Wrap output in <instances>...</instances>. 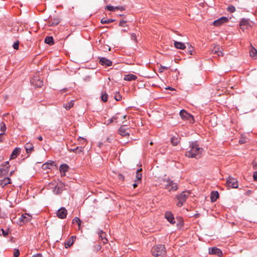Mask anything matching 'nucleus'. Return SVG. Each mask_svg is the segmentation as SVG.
Listing matches in <instances>:
<instances>
[{
    "label": "nucleus",
    "instance_id": "obj_56",
    "mask_svg": "<svg viewBox=\"0 0 257 257\" xmlns=\"http://www.w3.org/2000/svg\"><path fill=\"white\" fill-rule=\"evenodd\" d=\"M253 178L255 181H257V171H255L253 174Z\"/></svg>",
    "mask_w": 257,
    "mask_h": 257
},
{
    "label": "nucleus",
    "instance_id": "obj_25",
    "mask_svg": "<svg viewBox=\"0 0 257 257\" xmlns=\"http://www.w3.org/2000/svg\"><path fill=\"white\" fill-rule=\"evenodd\" d=\"M98 235L99 236V237L102 240L103 243L104 244L106 243L108 241L107 239L106 238V234L104 232H103L102 230H99L98 231Z\"/></svg>",
    "mask_w": 257,
    "mask_h": 257
},
{
    "label": "nucleus",
    "instance_id": "obj_18",
    "mask_svg": "<svg viewBox=\"0 0 257 257\" xmlns=\"http://www.w3.org/2000/svg\"><path fill=\"white\" fill-rule=\"evenodd\" d=\"M76 238V236H72L67 241H66L64 243L65 248H67L70 247L73 244Z\"/></svg>",
    "mask_w": 257,
    "mask_h": 257
},
{
    "label": "nucleus",
    "instance_id": "obj_30",
    "mask_svg": "<svg viewBox=\"0 0 257 257\" xmlns=\"http://www.w3.org/2000/svg\"><path fill=\"white\" fill-rule=\"evenodd\" d=\"M142 171V169L140 168L138 169L136 172V179L135 180V182H137L139 181H141L142 178V174L141 172Z\"/></svg>",
    "mask_w": 257,
    "mask_h": 257
},
{
    "label": "nucleus",
    "instance_id": "obj_51",
    "mask_svg": "<svg viewBox=\"0 0 257 257\" xmlns=\"http://www.w3.org/2000/svg\"><path fill=\"white\" fill-rule=\"evenodd\" d=\"M120 115V113H117L112 117V119H114V121L117 122V120L119 118V115Z\"/></svg>",
    "mask_w": 257,
    "mask_h": 257
},
{
    "label": "nucleus",
    "instance_id": "obj_4",
    "mask_svg": "<svg viewBox=\"0 0 257 257\" xmlns=\"http://www.w3.org/2000/svg\"><path fill=\"white\" fill-rule=\"evenodd\" d=\"M10 166L9 165V162L7 161L4 164H2L0 166V178H3L6 177L9 172Z\"/></svg>",
    "mask_w": 257,
    "mask_h": 257
},
{
    "label": "nucleus",
    "instance_id": "obj_36",
    "mask_svg": "<svg viewBox=\"0 0 257 257\" xmlns=\"http://www.w3.org/2000/svg\"><path fill=\"white\" fill-rule=\"evenodd\" d=\"M171 183L172 185H171V188L169 189V191H176L178 189V186L177 184L176 183H174V182H171Z\"/></svg>",
    "mask_w": 257,
    "mask_h": 257
},
{
    "label": "nucleus",
    "instance_id": "obj_19",
    "mask_svg": "<svg viewBox=\"0 0 257 257\" xmlns=\"http://www.w3.org/2000/svg\"><path fill=\"white\" fill-rule=\"evenodd\" d=\"M170 141L173 146H177L180 143V138L178 135H176L171 138Z\"/></svg>",
    "mask_w": 257,
    "mask_h": 257
},
{
    "label": "nucleus",
    "instance_id": "obj_8",
    "mask_svg": "<svg viewBox=\"0 0 257 257\" xmlns=\"http://www.w3.org/2000/svg\"><path fill=\"white\" fill-rule=\"evenodd\" d=\"M31 83L32 85L37 87H41L43 85V81L37 76H34L32 78Z\"/></svg>",
    "mask_w": 257,
    "mask_h": 257
},
{
    "label": "nucleus",
    "instance_id": "obj_45",
    "mask_svg": "<svg viewBox=\"0 0 257 257\" xmlns=\"http://www.w3.org/2000/svg\"><path fill=\"white\" fill-rule=\"evenodd\" d=\"M78 140L80 141V144L82 145H85L86 144L87 140L85 139H84L82 137H79L78 138Z\"/></svg>",
    "mask_w": 257,
    "mask_h": 257
},
{
    "label": "nucleus",
    "instance_id": "obj_1",
    "mask_svg": "<svg viewBox=\"0 0 257 257\" xmlns=\"http://www.w3.org/2000/svg\"><path fill=\"white\" fill-rule=\"evenodd\" d=\"M190 149L186 152L185 156L188 158L200 157V155L203 151V149L199 147V145L196 143H191L190 145Z\"/></svg>",
    "mask_w": 257,
    "mask_h": 257
},
{
    "label": "nucleus",
    "instance_id": "obj_61",
    "mask_svg": "<svg viewBox=\"0 0 257 257\" xmlns=\"http://www.w3.org/2000/svg\"><path fill=\"white\" fill-rule=\"evenodd\" d=\"M4 133H1V134H0V143H1V142H3V140L2 137H3V136L4 135Z\"/></svg>",
    "mask_w": 257,
    "mask_h": 257
},
{
    "label": "nucleus",
    "instance_id": "obj_34",
    "mask_svg": "<svg viewBox=\"0 0 257 257\" xmlns=\"http://www.w3.org/2000/svg\"><path fill=\"white\" fill-rule=\"evenodd\" d=\"M250 55L251 57L256 58L257 57V50L253 47H251L249 50Z\"/></svg>",
    "mask_w": 257,
    "mask_h": 257
},
{
    "label": "nucleus",
    "instance_id": "obj_53",
    "mask_svg": "<svg viewBox=\"0 0 257 257\" xmlns=\"http://www.w3.org/2000/svg\"><path fill=\"white\" fill-rule=\"evenodd\" d=\"M118 179L120 180H121L122 181H123L124 180V176L121 174H119L118 175Z\"/></svg>",
    "mask_w": 257,
    "mask_h": 257
},
{
    "label": "nucleus",
    "instance_id": "obj_6",
    "mask_svg": "<svg viewBox=\"0 0 257 257\" xmlns=\"http://www.w3.org/2000/svg\"><path fill=\"white\" fill-rule=\"evenodd\" d=\"M226 184L227 186L232 188H238V182L237 180L230 176L226 179Z\"/></svg>",
    "mask_w": 257,
    "mask_h": 257
},
{
    "label": "nucleus",
    "instance_id": "obj_39",
    "mask_svg": "<svg viewBox=\"0 0 257 257\" xmlns=\"http://www.w3.org/2000/svg\"><path fill=\"white\" fill-rule=\"evenodd\" d=\"M101 98L103 102H106L108 100V94L104 92L101 94Z\"/></svg>",
    "mask_w": 257,
    "mask_h": 257
},
{
    "label": "nucleus",
    "instance_id": "obj_2",
    "mask_svg": "<svg viewBox=\"0 0 257 257\" xmlns=\"http://www.w3.org/2000/svg\"><path fill=\"white\" fill-rule=\"evenodd\" d=\"M153 255L156 257H162L166 255V250L164 245L159 244L154 246L152 249Z\"/></svg>",
    "mask_w": 257,
    "mask_h": 257
},
{
    "label": "nucleus",
    "instance_id": "obj_32",
    "mask_svg": "<svg viewBox=\"0 0 257 257\" xmlns=\"http://www.w3.org/2000/svg\"><path fill=\"white\" fill-rule=\"evenodd\" d=\"M219 197V194L217 191H212L211 195V200L212 202L216 201Z\"/></svg>",
    "mask_w": 257,
    "mask_h": 257
},
{
    "label": "nucleus",
    "instance_id": "obj_20",
    "mask_svg": "<svg viewBox=\"0 0 257 257\" xmlns=\"http://www.w3.org/2000/svg\"><path fill=\"white\" fill-rule=\"evenodd\" d=\"M69 166L66 164H63L60 166V172L62 176H65V173L68 171Z\"/></svg>",
    "mask_w": 257,
    "mask_h": 257
},
{
    "label": "nucleus",
    "instance_id": "obj_54",
    "mask_svg": "<svg viewBox=\"0 0 257 257\" xmlns=\"http://www.w3.org/2000/svg\"><path fill=\"white\" fill-rule=\"evenodd\" d=\"M169 68L168 67H166L164 66H161L160 68V70H161V72L163 71L164 70H167Z\"/></svg>",
    "mask_w": 257,
    "mask_h": 257
},
{
    "label": "nucleus",
    "instance_id": "obj_7",
    "mask_svg": "<svg viewBox=\"0 0 257 257\" xmlns=\"http://www.w3.org/2000/svg\"><path fill=\"white\" fill-rule=\"evenodd\" d=\"M180 115L183 119L187 120L190 123H193L194 121V117L184 109H182L180 111Z\"/></svg>",
    "mask_w": 257,
    "mask_h": 257
},
{
    "label": "nucleus",
    "instance_id": "obj_57",
    "mask_svg": "<svg viewBox=\"0 0 257 257\" xmlns=\"http://www.w3.org/2000/svg\"><path fill=\"white\" fill-rule=\"evenodd\" d=\"M252 193V191L251 190H248L247 191H245L244 194L245 195H246V196H249Z\"/></svg>",
    "mask_w": 257,
    "mask_h": 257
},
{
    "label": "nucleus",
    "instance_id": "obj_62",
    "mask_svg": "<svg viewBox=\"0 0 257 257\" xmlns=\"http://www.w3.org/2000/svg\"><path fill=\"white\" fill-rule=\"evenodd\" d=\"M114 121V119H112V117H111L110 119H109L108 120V121H109L108 123H110Z\"/></svg>",
    "mask_w": 257,
    "mask_h": 257
},
{
    "label": "nucleus",
    "instance_id": "obj_10",
    "mask_svg": "<svg viewBox=\"0 0 257 257\" xmlns=\"http://www.w3.org/2000/svg\"><path fill=\"white\" fill-rule=\"evenodd\" d=\"M98 59L99 64L105 67L110 66L112 64V62L106 58L99 57Z\"/></svg>",
    "mask_w": 257,
    "mask_h": 257
},
{
    "label": "nucleus",
    "instance_id": "obj_9",
    "mask_svg": "<svg viewBox=\"0 0 257 257\" xmlns=\"http://www.w3.org/2000/svg\"><path fill=\"white\" fill-rule=\"evenodd\" d=\"M60 22V20L58 17L50 16L48 20L47 24L49 26L53 27L57 25Z\"/></svg>",
    "mask_w": 257,
    "mask_h": 257
},
{
    "label": "nucleus",
    "instance_id": "obj_58",
    "mask_svg": "<svg viewBox=\"0 0 257 257\" xmlns=\"http://www.w3.org/2000/svg\"><path fill=\"white\" fill-rule=\"evenodd\" d=\"M116 8H117L116 9V10H120L121 11H124V8L123 7H116Z\"/></svg>",
    "mask_w": 257,
    "mask_h": 257
},
{
    "label": "nucleus",
    "instance_id": "obj_17",
    "mask_svg": "<svg viewBox=\"0 0 257 257\" xmlns=\"http://www.w3.org/2000/svg\"><path fill=\"white\" fill-rule=\"evenodd\" d=\"M0 179V186L4 188L5 186L12 183L11 179L9 177H3Z\"/></svg>",
    "mask_w": 257,
    "mask_h": 257
},
{
    "label": "nucleus",
    "instance_id": "obj_33",
    "mask_svg": "<svg viewBox=\"0 0 257 257\" xmlns=\"http://www.w3.org/2000/svg\"><path fill=\"white\" fill-rule=\"evenodd\" d=\"M163 181L164 183H166V184L165 185V188L166 189L169 190L170 187L171 186V185H172L171 182H173V181L169 179H166V178H164L163 179Z\"/></svg>",
    "mask_w": 257,
    "mask_h": 257
},
{
    "label": "nucleus",
    "instance_id": "obj_42",
    "mask_svg": "<svg viewBox=\"0 0 257 257\" xmlns=\"http://www.w3.org/2000/svg\"><path fill=\"white\" fill-rule=\"evenodd\" d=\"M0 126H1V131L2 132H5L6 130H7V127H6V124L5 123V122H2L0 124Z\"/></svg>",
    "mask_w": 257,
    "mask_h": 257
},
{
    "label": "nucleus",
    "instance_id": "obj_16",
    "mask_svg": "<svg viewBox=\"0 0 257 257\" xmlns=\"http://www.w3.org/2000/svg\"><path fill=\"white\" fill-rule=\"evenodd\" d=\"M209 253L211 254H215L218 256H220L222 254V251L216 247H213L209 248Z\"/></svg>",
    "mask_w": 257,
    "mask_h": 257
},
{
    "label": "nucleus",
    "instance_id": "obj_3",
    "mask_svg": "<svg viewBox=\"0 0 257 257\" xmlns=\"http://www.w3.org/2000/svg\"><path fill=\"white\" fill-rule=\"evenodd\" d=\"M190 193V192L189 191H183L180 194L177 195L176 196L178 201L176 203V205L179 207H182L186 201L187 199L188 198Z\"/></svg>",
    "mask_w": 257,
    "mask_h": 257
},
{
    "label": "nucleus",
    "instance_id": "obj_35",
    "mask_svg": "<svg viewBox=\"0 0 257 257\" xmlns=\"http://www.w3.org/2000/svg\"><path fill=\"white\" fill-rule=\"evenodd\" d=\"M72 223H77L79 229H80L81 220L79 219V218H78L77 217H74L73 218V219L72 220Z\"/></svg>",
    "mask_w": 257,
    "mask_h": 257
},
{
    "label": "nucleus",
    "instance_id": "obj_44",
    "mask_svg": "<svg viewBox=\"0 0 257 257\" xmlns=\"http://www.w3.org/2000/svg\"><path fill=\"white\" fill-rule=\"evenodd\" d=\"M227 10L230 13H233L235 11V8L233 6L231 5L228 7Z\"/></svg>",
    "mask_w": 257,
    "mask_h": 257
},
{
    "label": "nucleus",
    "instance_id": "obj_60",
    "mask_svg": "<svg viewBox=\"0 0 257 257\" xmlns=\"http://www.w3.org/2000/svg\"><path fill=\"white\" fill-rule=\"evenodd\" d=\"M112 140V139L111 138H110V137H108V138L106 139V141H107L108 143H111V142Z\"/></svg>",
    "mask_w": 257,
    "mask_h": 257
},
{
    "label": "nucleus",
    "instance_id": "obj_43",
    "mask_svg": "<svg viewBox=\"0 0 257 257\" xmlns=\"http://www.w3.org/2000/svg\"><path fill=\"white\" fill-rule=\"evenodd\" d=\"M122 98L121 95L119 92H116L114 95V99L116 101H120Z\"/></svg>",
    "mask_w": 257,
    "mask_h": 257
},
{
    "label": "nucleus",
    "instance_id": "obj_23",
    "mask_svg": "<svg viewBox=\"0 0 257 257\" xmlns=\"http://www.w3.org/2000/svg\"><path fill=\"white\" fill-rule=\"evenodd\" d=\"M83 148L84 147L80 146L74 148L68 149V151L70 152H73L76 154H79L80 153L82 152L83 151Z\"/></svg>",
    "mask_w": 257,
    "mask_h": 257
},
{
    "label": "nucleus",
    "instance_id": "obj_55",
    "mask_svg": "<svg viewBox=\"0 0 257 257\" xmlns=\"http://www.w3.org/2000/svg\"><path fill=\"white\" fill-rule=\"evenodd\" d=\"M126 21H120L119 23V26H120V27H124V24L126 23Z\"/></svg>",
    "mask_w": 257,
    "mask_h": 257
},
{
    "label": "nucleus",
    "instance_id": "obj_21",
    "mask_svg": "<svg viewBox=\"0 0 257 257\" xmlns=\"http://www.w3.org/2000/svg\"><path fill=\"white\" fill-rule=\"evenodd\" d=\"M55 162L53 161H48L42 166V169L46 170L51 169V167L54 166Z\"/></svg>",
    "mask_w": 257,
    "mask_h": 257
},
{
    "label": "nucleus",
    "instance_id": "obj_29",
    "mask_svg": "<svg viewBox=\"0 0 257 257\" xmlns=\"http://www.w3.org/2000/svg\"><path fill=\"white\" fill-rule=\"evenodd\" d=\"M74 101L73 100H71L70 101H69L68 103H64L63 107L66 110H69L74 106Z\"/></svg>",
    "mask_w": 257,
    "mask_h": 257
},
{
    "label": "nucleus",
    "instance_id": "obj_40",
    "mask_svg": "<svg viewBox=\"0 0 257 257\" xmlns=\"http://www.w3.org/2000/svg\"><path fill=\"white\" fill-rule=\"evenodd\" d=\"M101 248V245L99 243H97L96 244H95L93 246V249L94 251H98V250H100Z\"/></svg>",
    "mask_w": 257,
    "mask_h": 257
},
{
    "label": "nucleus",
    "instance_id": "obj_38",
    "mask_svg": "<svg viewBox=\"0 0 257 257\" xmlns=\"http://www.w3.org/2000/svg\"><path fill=\"white\" fill-rule=\"evenodd\" d=\"M117 8H116V7H113L110 5H108L106 6L105 9L108 11L114 12L116 10Z\"/></svg>",
    "mask_w": 257,
    "mask_h": 257
},
{
    "label": "nucleus",
    "instance_id": "obj_48",
    "mask_svg": "<svg viewBox=\"0 0 257 257\" xmlns=\"http://www.w3.org/2000/svg\"><path fill=\"white\" fill-rule=\"evenodd\" d=\"M20 255V251L18 249H15L14 252V256L15 257H18Z\"/></svg>",
    "mask_w": 257,
    "mask_h": 257
},
{
    "label": "nucleus",
    "instance_id": "obj_11",
    "mask_svg": "<svg viewBox=\"0 0 257 257\" xmlns=\"http://www.w3.org/2000/svg\"><path fill=\"white\" fill-rule=\"evenodd\" d=\"M228 21V19L227 17H222L214 21L213 23V24L216 27H219L223 24L227 23Z\"/></svg>",
    "mask_w": 257,
    "mask_h": 257
},
{
    "label": "nucleus",
    "instance_id": "obj_28",
    "mask_svg": "<svg viewBox=\"0 0 257 257\" xmlns=\"http://www.w3.org/2000/svg\"><path fill=\"white\" fill-rule=\"evenodd\" d=\"M32 217L29 214L26 213L23 214L20 220L23 222H27L31 220Z\"/></svg>",
    "mask_w": 257,
    "mask_h": 257
},
{
    "label": "nucleus",
    "instance_id": "obj_13",
    "mask_svg": "<svg viewBox=\"0 0 257 257\" xmlns=\"http://www.w3.org/2000/svg\"><path fill=\"white\" fill-rule=\"evenodd\" d=\"M165 218L172 224L175 223L173 214L170 211H167L165 214Z\"/></svg>",
    "mask_w": 257,
    "mask_h": 257
},
{
    "label": "nucleus",
    "instance_id": "obj_63",
    "mask_svg": "<svg viewBox=\"0 0 257 257\" xmlns=\"http://www.w3.org/2000/svg\"><path fill=\"white\" fill-rule=\"evenodd\" d=\"M38 139L39 141H42V140H43V138H42V137L41 136H39V137H38Z\"/></svg>",
    "mask_w": 257,
    "mask_h": 257
},
{
    "label": "nucleus",
    "instance_id": "obj_50",
    "mask_svg": "<svg viewBox=\"0 0 257 257\" xmlns=\"http://www.w3.org/2000/svg\"><path fill=\"white\" fill-rule=\"evenodd\" d=\"M188 52L190 55L193 54L194 48L191 45H190V47H189Z\"/></svg>",
    "mask_w": 257,
    "mask_h": 257
},
{
    "label": "nucleus",
    "instance_id": "obj_27",
    "mask_svg": "<svg viewBox=\"0 0 257 257\" xmlns=\"http://www.w3.org/2000/svg\"><path fill=\"white\" fill-rule=\"evenodd\" d=\"M137 79V76L134 74H129L125 75L124 77V80L126 81H133Z\"/></svg>",
    "mask_w": 257,
    "mask_h": 257
},
{
    "label": "nucleus",
    "instance_id": "obj_5",
    "mask_svg": "<svg viewBox=\"0 0 257 257\" xmlns=\"http://www.w3.org/2000/svg\"><path fill=\"white\" fill-rule=\"evenodd\" d=\"M251 23L252 22L248 19L242 18L239 22L240 28L242 31L244 32L245 30L248 29L249 28L252 26Z\"/></svg>",
    "mask_w": 257,
    "mask_h": 257
},
{
    "label": "nucleus",
    "instance_id": "obj_22",
    "mask_svg": "<svg viewBox=\"0 0 257 257\" xmlns=\"http://www.w3.org/2000/svg\"><path fill=\"white\" fill-rule=\"evenodd\" d=\"M21 153V149L19 148H16L12 152L10 156V160L14 159L17 157V156Z\"/></svg>",
    "mask_w": 257,
    "mask_h": 257
},
{
    "label": "nucleus",
    "instance_id": "obj_46",
    "mask_svg": "<svg viewBox=\"0 0 257 257\" xmlns=\"http://www.w3.org/2000/svg\"><path fill=\"white\" fill-rule=\"evenodd\" d=\"M131 39L134 41L136 43H137V35L135 33H132L131 35Z\"/></svg>",
    "mask_w": 257,
    "mask_h": 257
},
{
    "label": "nucleus",
    "instance_id": "obj_41",
    "mask_svg": "<svg viewBox=\"0 0 257 257\" xmlns=\"http://www.w3.org/2000/svg\"><path fill=\"white\" fill-rule=\"evenodd\" d=\"M221 48H220L219 46H215L214 47V48L211 50V53L212 54H216L217 51H218L219 50H220Z\"/></svg>",
    "mask_w": 257,
    "mask_h": 257
},
{
    "label": "nucleus",
    "instance_id": "obj_49",
    "mask_svg": "<svg viewBox=\"0 0 257 257\" xmlns=\"http://www.w3.org/2000/svg\"><path fill=\"white\" fill-rule=\"evenodd\" d=\"M1 230L2 231V234L3 235L6 237L9 234V230H5L4 229L2 228L1 229Z\"/></svg>",
    "mask_w": 257,
    "mask_h": 257
},
{
    "label": "nucleus",
    "instance_id": "obj_26",
    "mask_svg": "<svg viewBox=\"0 0 257 257\" xmlns=\"http://www.w3.org/2000/svg\"><path fill=\"white\" fill-rule=\"evenodd\" d=\"M174 46L177 49L184 50L186 48V46L183 43L174 41Z\"/></svg>",
    "mask_w": 257,
    "mask_h": 257
},
{
    "label": "nucleus",
    "instance_id": "obj_64",
    "mask_svg": "<svg viewBox=\"0 0 257 257\" xmlns=\"http://www.w3.org/2000/svg\"><path fill=\"white\" fill-rule=\"evenodd\" d=\"M138 184L137 183H135L133 185L134 188H136L138 186Z\"/></svg>",
    "mask_w": 257,
    "mask_h": 257
},
{
    "label": "nucleus",
    "instance_id": "obj_24",
    "mask_svg": "<svg viewBox=\"0 0 257 257\" xmlns=\"http://www.w3.org/2000/svg\"><path fill=\"white\" fill-rule=\"evenodd\" d=\"M25 148L28 154H30L34 151L33 145L30 142L27 143L25 144Z\"/></svg>",
    "mask_w": 257,
    "mask_h": 257
},
{
    "label": "nucleus",
    "instance_id": "obj_37",
    "mask_svg": "<svg viewBox=\"0 0 257 257\" xmlns=\"http://www.w3.org/2000/svg\"><path fill=\"white\" fill-rule=\"evenodd\" d=\"M114 21H115L114 20L112 19H108L105 20L104 18H103L101 20V23L103 24H109V23L113 22Z\"/></svg>",
    "mask_w": 257,
    "mask_h": 257
},
{
    "label": "nucleus",
    "instance_id": "obj_47",
    "mask_svg": "<svg viewBox=\"0 0 257 257\" xmlns=\"http://www.w3.org/2000/svg\"><path fill=\"white\" fill-rule=\"evenodd\" d=\"M19 42L17 41V42H15L13 44V48L14 49L18 50L19 49Z\"/></svg>",
    "mask_w": 257,
    "mask_h": 257
},
{
    "label": "nucleus",
    "instance_id": "obj_15",
    "mask_svg": "<svg viewBox=\"0 0 257 257\" xmlns=\"http://www.w3.org/2000/svg\"><path fill=\"white\" fill-rule=\"evenodd\" d=\"M65 185L63 183H61L59 185H56L53 189V192L56 194L61 193L62 191L64 189Z\"/></svg>",
    "mask_w": 257,
    "mask_h": 257
},
{
    "label": "nucleus",
    "instance_id": "obj_59",
    "mask_svg": "<svg viewBox=\"0 0 257 257\" xmlns=\"http://www.w3.org/2000/svg\"><path fill=\"white\" fill-rule=\"evenodd\" d=\"M32 257H42L41 253H37L32 256Z\"/></svg>",
    "mask_w": 257,
    "mask_h": 257
},
{
    "label": "nucleus",
    "instance_id": "obj_14",
    "mask_svg": "<svg viewBox=\"0 0 257 257\" xmlns=\"http://www.w3.org/2000/svg\"><path fill=\"white\" fill-rule=\"evenodd\" d=\"M128 129H126L124 125L121 126L118 130V134L123 137H128L130 136L127 132Z\"/></svg>",
    "mask_w": 257,
    "mask_h": 257
},
{
    "label": "nucleus",
    "instance_id": "obj_52",
    "mask_svg": "<svg viewBox=\"0 0 257 257\" xmlns=\"http://www.w3.org/2000/svg\"><path fill=\"white\" fill-rule=\"evenodd\" d=\"M215 54H216L219 57H222L223 56V53L222 52L221 49L219 50L218 51H217V52H216Z\"/></svg>",
    "mask_w": 257,
    "mask_h": 257
},
{
    "label": "nucleus",
    "instance_id": "obj_31",
    "mask_svg": "<svg viewBox=\"0 0 257 257\" xmlns=\"http://www.w3.org/2000/svg\"><path fill=\"white\" fill-rule=\"evenodd\" d=\"M45 43L49 45H53L54 44L53 38L51 36H47L45 38Z\"/></svg>",
    "mask_w": 257,
    "mask_h": 257
},
{
    "label": "nucleus",
    "instance_id": "obj_12",
    "mask_svg": "<svg viewBox=\"0 0 257 257\" xmlns=\"http://www.w3.org/2000/svg\"><path fill=\"white\" fill-rule=\"evenodd\" d=\"M67 211L64 207H61L57 212V216L60 219H64L66 217Z\"/></svg>",
    "mask_w": 257,
    "mask_h": 257
}]
</instances>
